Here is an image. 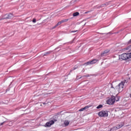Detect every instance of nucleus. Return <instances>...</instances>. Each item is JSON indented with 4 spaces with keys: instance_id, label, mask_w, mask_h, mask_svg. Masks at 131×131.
<instances>
[{
    "instance_id": "obj_1",
    "label": "nucleus",
    "mask_w": 131,
    "mask_h": 131,
    "mask_svg": "<svg viewBox=\"0 0 131 131\" xmlns=\"http://www.w3.org/2000/svg\"><path fill=\"white\" fill-rule=\"evenodd\" d=\"M131 45L129 46L126 48H124L122 51L124 52L125 51H128L130 53H123L119 56V59H122V60H127L130 59L131 58Z\"/></svg>"
},
{
    "instance_id": "obj_2",
    "label": "nucleus",
    "mask_w": 131,
    "mask_h": 131,
    "mask_svg": "<svg viewBox=\"0 0 131 131\" xmlns=\"http://www.w3.org/2000/svg\"><path fill=\"white\" fill-rule=\"evenodd\" d=\"M123 88H124V82L121 81L118 85L115 87V90L119 92V93H121L123 91Z\"/></svg>"
},
{
    "instance_id": "obj_3",
    "label": "nucleus",
    "mask_w": 131,
    "mask_h": 131,
    "mask_svg": "<svg viewBox=\"0 0 131 131\" xmlns=\"http://www.w3.org/2000/svg\"><path fill=\"white\" fill-rule=\"evenodd\" d=\"M98 115L100 117H108V111H101L99 112Z\"/></svg>"
},
{
    "instance_id": "obj_4",
    "label": "nucleus",
    "mask_w": 131,
    "mask_h": 131,
    "mask_svg": "<svg viewBox=\"0 0 131 131\" xmlns=\"http://www.w3.org/2000/svg\"><path fill=\"white\" fill-rule=\"evenodd\" d=\"M115 102V97H112L107 100V104L108 105H113Z\"/></svg>"
},
{
    "instance_id": "obj_5",
    "label": "nucleus",
    "mask_w": 131,
    "mask_h": 131,
    "mask_svg": "<svg viewBox=\"0 0 131 131\" xmlns=\"http://www.w3.org/2000/svg\"><path fill=\"white\" fill-rule=\"evenodd\" d=\"M97 62H99V60L93 59V60H92L91 61L86 62L84 64V65H91V64H96V63H97Z\"/></svg>"
},
{
    "instance_id": "obj_6",
    "label": "nucleus",
    "mask_w": 131,
    "mask_h": 131,
    "mask_svg": "<svg viewBox=\"0 0 131 131\" xmlns=\"http://www.w3.org/2000/svg\"><path fill=\"white\" fill-rule=\"evenodd\" d=\"M109 53H110V50H106L101 53V57H104V56H107V55H109Z\"/></svg>"
},
{
    "instance_id": "obj_7",
    "label": "nucleus",
    "mask_w": 131,
    "mask_h": 131,
    "mask_svg": "<svg viewBox=\"0 0 131 131\" xmlns=\"http://www.w3.org/2000/svg\"><path fill=\"white\" fill-rule=\"evenodd\" d=\"M54 123L55 121H54V120H51L46 123L45 126L46 127H49V126H51V125H52V124H54Z\"/></svg>"
},
{
    "instance_id": "obj_8",
    "label": "nucleus",
    "mask_w": 131,
    "mask_h": 131,
    "mask_svg": "<svg viewBox=\"0 0 131 131\" xmlns=\"http://www.w3.org/2000/svg\"><path fill=\"white\" fill-rule=\"evenodd\" d=\"M124 125V123H120L116 127H113V129H119V128H121Z\"/></svg>"
},
{
    "instance_id": "obj_9",
    "label": "nucleus",
    "mask_w": 131,
    "mask_h": 131,
    "mask_svg": "<svg viewBox=\"0 0 131 131\" xmlns=\"http://www.w3.org/2000/svg\"><path fill=\"white\" fill-rule=\"evenodd\" d=\"M5 16H6V17L3 18V19H12V18H13V14L11 13L6 14Z\"/></svg>"
},
{
    "instance_id": "obj_10",
    "label": "nucleus",
    "mask_w": 131,
    "mask_h": 131,
    "mask_svg": "<svg viewBox=\"0 0 131 131\" xmlns=\"http://www.w3.org/2000/svg\"><path fill=\"white\" fill-rule=\"evenodd\" d=\"M109 5V4L108 3H106L105 4H102L100 6H98L96 7L97 9H101V8H104V7H107V6H108Z\"/></svg>"
},
{
    "instance_id": "obj_11",
    "label": "nucleus",
    "mask_w": 131,
    "mask_h": 131,
    "mask_svg": "<svg viewBox=\"0 0 131 131\" xmlns=\"http://www.w3.org/2000/svg\"><path fill=\"white\" fill-rule=\"evenodd\" d=\"M63 124L65 125V126H68V125H69V122L68 120H65L64 121Z\"/></svg>"
},
{
    "instance_id": "obj_12",
    "label": "nucleus",
    "mask_w": 131,
    "mask_h": 131,
    "mask_svg": "<svg viewBox=\"0 0 131 131\" xmlns=\"http://www.w3.org/2000/svg\"><path fill=\"white\" fill-rule=\"evenodd\" d=\"M61 24H62V23H61V21H59L57 23V24L55 26L53 27V29H55V28H56V27H57V26H59V25H61Z\"/></svg>"
},
{
    "instance_id": "obj_13",
    "label": "nucleus",
    "mask_w": 131,
    "mask_h": 131,
    "mask_svg": "<svg viewBox=\"0 0 131 131\" xmlns=\"http://www.w3.org/2000/svg\"><path fill=\"white\" fill-rule=\"evenodd\" d=\"M79 15V13L78 12H75L73 14V16L74 17H76V16H78Z\"/></svg>"
},
{
    "instance_id": "obj_14",
    "label": "nucleus",
    "mask_w": 131,
    "mask_h": 131,
    "mask_svg": "<svg viewBox=\"0 0 131 131\" xmlns=\"http://www.w3.org/2000/svg\"><path fill=\"white\" fill-rule=\"evenodd\" d=\"M68 19H63L61 21H60L61 23H64V22H67L68 21Z\"/></svg>"
},
{
    "instance_id": "obj_15",
    "label": "nucleus",
    "mask_w": 131,
    "mask_h": 131,
    "mask_svg": "<svg viewBox=\"0 0 131 131\" xmlns=\"http://www.w3.org/2000/svg\"><path fill=\"white\" fill-rule=\"evenodd\" d=\"M51 53H52V52H51V51L47 52L45 54H43V56H47L48 55L51 54Z\"/></svg>"
},
{
    "instance_id": "obj_16",
    "label": "nucleus",
    "mask_w": 131,
    "mask_h": 131,
    "mask_svg": "<svg viewBox=\"0 0 131 131\" xmlns=\"http://www.w3.org/2000/svg\"><path fill=\"white\" fill-rule=\"evenodd\" d=\"M103 107V105L102 104H100L99 105H98V106H97V109H100L101 108H102Z\"/></svg>"
},
{
    "instance_id": "obj_17",
    "label": "nucleus",
    "mask_w": 131,
    "mask_h": 131,
    "mask_svg": "<svg viewBox=\"0 0 131 131\" xmlns=\"http://www.w3.org/2000/svg\"><path fill=\"white\" fill-rule=\"evenodd\" d=\"M90 107H91V105H87L85 106L84 108L85 109V110H86V109H89V108H90Z\"/></svg>"
},
{
    "instance_id": "obj_18",
    "label": "nucleus",
    "mask_w": 131,
    "mask_h": 131,
    "mask_svg": "<svg viewBox=\"0 0 131 131\" xmlns=\"http://www.w3.org/2000/svg\"><path fill=\"white\" fill-rule=\"evenodd\" d=\"M84 110H85L84 109V107L82 108H80V109L79 110V111L80 112H81L82 111H83Z\"/></svg>"
},
{
    "instance_id": "obj_19",
    "label": "nucleus",
    "mask_w": 131,
    "mask_h": 131,
    "mask_svg": "<svg viewBox=\"0 0 131 131\" xmlns=\"http://www.w3.org/2000/svg\"><path fill=\"white\" fill-rule=\"evenodd\" d=\"M123 81L124 82V84L127 83V82H128V81L127 80H124V81Z\"/></svg>"
},
{
    "instance_id": "obj_20",
    "label": "nucleus",
    "mask_w": 131,
    "mask_h": 131,
    "mask_svg": "<svg viewBox=\"0 0 131 131\" xmlns=\"http://www.w3.org/2000/svg\"><path fill=\"white\" fill-rule=\"evenodd\" d=\"M32 22L33 23H35L36 22V19L35 18H33V20H32Z\"/></svg>"
},
{
    "instance_id": "obj_21",
    "label": "nucleus",
    "mask_w": 131,
    "mask_h": 131,
    "mask_svg": "<svg viewBox=\"0 0 131 131\" xmlns=\"http://www.w3.org/2000/svg\"><path fill=\"white\" fill-rule=\"evenodd\" d=\"M77 69V67H74V68H73V69L72 70V71L73 70H75Z\"/></svg>"
},
{
    "instance_id": "obj_22",
    "label": "nucleus",
    "mask_w": 131,
    "mask_h": 131,
    "mask_svg": "<svg viewBox=\"0 0 131 131\" xmlns=\"http://www.w3.org/2000/svg\"><path fill=\"white\" fill-rule=\"evenodd\" d=\"M5 122H6L5 121L3 122V123H1L0 124V126L1 125H4V123H5Z\"/></svg>"
},
{
    "instance_id": "obj_23",
    "label": "nucleus",
    "mask_w": 131,
    "mask_h": 131,
    "mask_svg": "<svg viewBox=\"0 0 131 131\" xmlns=\"http://www.w3.org/2000/svg\"><path fill=\"white\" fill-rule=\"evenodd\" d=\"M89 75H87L86 76H83V77H89Z\"/></svg>"
},
{
    "instance_id": "obj_24",
    "label": "nucleus",
    "mask_w": 131,
    "mask_h": 131,
    "mask_svg": "<svg viewBox=\"0 0 131 131\" xmlns=\"http://www.w3.org/2000/svg\"><path fill=\"white\" fill-rule=\"evenodd\" d=\"M77 30H76V31H72L71 32H77Z\"/></svg>"
},
{
    "instance_id": "obj_25",
    "label": "nucleus",
    "mask_w": 131,
    "mask_h": 131,
    "mask_svg": "<svg viewBox=\"0 0 131 131\" xmlns=\"http://www.w3.org/2000/svg\"><path fill=\"white\" fill-rule=\"evenodd\" d=\"M90 12H91V11L85 12V14H88V13H90Z\"/></svg>"
},
{
    "instance_id": "obj_26",
    "label": "nucleus",
    "mask_w": 131,
    "mask_h": 131,
    "mask_svg": "<svg viewBox=\"0 0 131 131\" xmlns=\"http://www.w3.org/2000/svg\"><path fill=\"white\" fill-rule=\"evenodd\" d=\"M112 89H114L115 90V88L113 87V86H111Z\"/></svg>"
},
{
    "instance_id": "obj_27",
    "label": "nucleus",
    "mask_w": 131,
    "mask_h": 131,
    "mask_svg": "<svg viewBox=\"0 0 131 131\" xmlns=\"http://www.w3.org/2000/svg\"><path fill=\"white\" fill-rule=\"evenodd\" d=\"M117 99H118V100H116L117 101H118V98H117Z\"/></svg>"
},
{
    "instance_id": "obj_28",
    "label": "nucleus",
    "mask_w": 131,
    "mask_h": 131,
    "mask_svg": "<svg viewBox=\"0 0 131 131\" xmlns=\"http://www.w3.org/2000/svg\"><path fill=\"white\" fill-rule=\"evenodd\" d=\"M80 78H81V77Z\"/></svg>"
}]
</instances>
